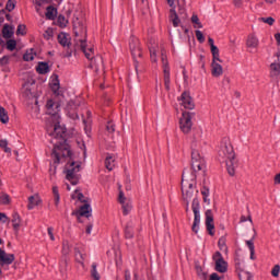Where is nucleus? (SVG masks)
Wrapping results in <instances>:
<instances>
[{
	"instance_id": "obj_51",
	"label": "nucleus",
	"mask_w": 280,
	"mask_h": 280,
	"mask_svg": "<svg viewBox=\"0 0 280 280\" xmlns=\"http://www.w3.org/2000/svg\"><path fill=\"white\" fill-rule=\"evenodd\" d=\"M106 130L109 132V135H113V132H115V122L108 121L106 125Z\"/></svg>"
},
{
	"instance_id": "obj_3",
	"label": "nucleus",
	"mask_w": 280,
	"mask_h": 280,
	"mask_svg": "<svg viewBox=\"0 0 280 280\" xmlns=\"http://www.w3.org/2000/svg\"><path fill=\"white\" fill-rule=\"evenodd\" d=\"M74 36L77 45L81 47L85 58L90 60L91 69L100 71L102 57H95V49L93 48V45L86 44V27L84 25L78 27V24H74Z\"/></svg>"
},
{
	"instance_id": "obj_24",
	"label": "nucleus",
	"mask_w": 280,
	"mask_h": 280,
	"mask_svg": "<svg viewBox=\"0 0 280 280\" xmlns=\"http://www.w3.org/2000/svg\"><path fill=\"white\" fill-rule=\"evenodd\" d=\"M36 71L40 75H45V73H49V71H50L49 63H47V62H39L37 65V67H36Z\"/></svg>"
},
{
	"instance_id": "obj_10",
	"label": "nucleus",
	"mask_w": 280,
	"mask_h": 280,
	"mask_svg": "<svg viewBox=\"0 0 280 280\" xmlns=\"http://www.w3.org/2000/svg\"><path fill=\"white\" fill-rule=\"evenodd\" d=\"M179 104L186 110H194L196 108V104L194 103V98L189 95V93L184 92L179 98Z\"/></svg>"
},
{
	"instance_id": "obj_63",
	"label": "nucleus",
	"mask_w": 280,
	"mask_h": 280,
	"mask_svg": "<svg viewBox=\"0 0 280 280\" xmlns=\"http://www.w3.org/2000/svg\"><path fill=\"white\" fill-rule=\"evenodd\" d=\"M68 115H69V117L71 118V119H78L79 118V116H78V114L75 113V112H68Z\"/></svg>"
},
{
	"instance_id": "obj_25",
	"label": "nucleus",
	"mask_w": 280,
	"mask_h": 280,
	"mask_svg": "<svg viewBox=\"0 0 280 280\" xmlns=\"http://www.w3.org/2000/svg\"><path fill=\"white\" fill-rule=\"evenodd\" d=\"M170 19L175 27H178L180 25V19L178 18L176 9H171Z\"/></svg>"
},
{
	"instance_id": "obj_9",
	"label": "nucleus",
	"mask_w": 280,
	"mask_h": 280,
	"mask_svg": "<svg viewBox=\"0 0 280 280\" xmlns=\"http://www.w3.org/2000/svg\"><path fill=\"white\" fill-rule=\"evenodd\" d=\"M162 55V67L164 73V85L166 91H170V66L167 65V56H165V50L161 51Z\"/></svg>"
},
{
	"instance_id": "obj_22",
	"label": "nucleus",
	"mask_w": 280,
	"mask_h": 280,
	"mask_svg": "<svg viewBox=\"0 0 280 280\" xmlns=\"http://www.w3.org/2000/svg\"><path fill=\"white\" fill-rule=\"evenodd\" d=\"M115 155L113 154H108L105 159V167L106 170H108L109 172H113V170H115Z\"/></svg>"
},
{
	"instance_id": "obj_37",
	"label": "nucleus",
	"mask_w": 280,
	"mask_h": 280,
	"mask_svg": "<svg viewBox=\"0 0 280 280\" xmlns=\"http://www.w3.org/2000/svg\"><path fill=\"white\" fill-rule=\"evenodd\" d=\"M59 272H60L62 279H67V261L60 262Z\"/></svg>"
},
{
	"instance_id": "obj_32",
	"label": "nucleus",
	"mask_w": 280,
	"mask_h": 280,
	"mask_svg": "<svg viewBox=\"0 0 280 280\" xmlns=\"http://www.w3.org/2000/svg\"><path fill=\"white\" fill-rule=\"evenodd\" d=\"M0 148L7 153V154H12V149L8 147V140L7 139H1L0 140Z\"/></svg>"
},
{
	"instance_id": "obj_36",
	"label": "nucleus",
	"mask_w": 280,
	"mask_h": 280,
	"mask_svg": "<svg viewBox=\"0 0 280 280\" xmlns=\"http://www.w3.org/2000/svg\"><path fill=\"white\" fill-rule=\"evenodd\" d=\"M35 57H36V54L34 52V49L27 50L23 56L26 62L34 60Z\"/></svg>"
},
{
	"instance_id": "obj_26",
	"label": "nucleus",
	"mask_w": 280,
	"mask_h": 280,
	"mask_svg": "<svg viewBox=\"0 0 280 280\" xmlns=\"http://www.w3.org/2000/svg\"><path fill=\"white\" fill-rule=\"evenodd\" d=\"M132 200L128 197H126V194H124V190H119L118 194V202L119 205H121V207H124V205H128L129 202H131Z\"/></svg>"
},
{
	"instance_id": "obj_59",
	"label": "nucleus",
	"mask_w": 280,
	"mask_h": 280,
	"mask_svg": "<svg viewBox=\"0 0 280 280\" xmlns=\"http://www.w3.org/2000/svg\"><path fill=\"white\" fill-rule=\"evenodd\" d=\"M16 34H21L22 36H24V34H25V25L20 24V25L18 26Z\"/></svg>"
},
{
	"instance_id": "obj_30",
	"label": "nucleus",
	"mask_w": 280,
	"mask_h": 280,
	"mask_svg": "<svg viewBox=\"0 0 280 280\" xmlns=\"http://www.w3.org/2000/svg\"><path fill=\"white\" fill-rule=\"evenodd\" d=\"M52 196H54L55 207H59L60 206V192L58 191V186L52 187Z\"/></svg>"
},
{
	"instance_id": "obj_28",
	"label": "nucleus",
	"mask_w": 280,
	"mask_h": 280,
	"mask_svg": "<svg viewBox=\"0 0 280 280\" xmlns=\"http://www.w3.org/2000/svg\"><path fill=\"white\" fill-rule=\"evenodd\" d=\"M12 226L14 231H19L21 229V217L19 213H14L12 217Z\"/></svg>"
},
{
	"instance_id": "obj_31",
	"label": "nucleus",
	"mask_w": 280,
	"mask_h": 280,
	"mask_svg": "<svg viewBox=\"0 0 280 280\" xmlns=\"http://www.w3.org/2000/svg\"><path fill=\"white\" fill-rule=\"evenodd\" d=\"M72 200H79V202H84V195L80 189H75L71 195Z\"/></svg>"
},
{
	"instance_id": "obj_53",
	"label": "nucleus",
	"mask_w": 280,
	"mask_h": 280,
	"mask_svg": "<svg viewBox=\"0 0 280 280\" xmlns=\"http://www.w3.org/2000/svg\"><path fill=\"white\" fill-rule=\"evenodd\" d=\"M47 233H48V236H49V240L51 241V242H56V236L54 235V228H48L47 229Z\"/></svg>"
},
{
	"instance_id": "obj_13",
	"label": "nucleus",
	"mask_w": 280,
	"mask_h": 280,
	"mask_svg": "<svg viewBox=\"0 0 280 280\" xmlns=\"http://www.w3.org/2000/svg\"><path fill=\"white\" fill-rule=\"evenodd\" d=\"M129 47L133 58H141V46L137 37L130 39Z\"/></svg>"
},
{
	"instance_id": "obj_38",
	"label": "nucleus",
	"mask_w": 280,
	"mask_h": 280,
	"mask_svg": "<svg viewBox=\"0 0 280 280\" xmlns=\"http://www.w3.org/2000/svg\"><path fill=\"white\" fill-rule=\"evenodd\" d=\"M246 245L249 248L250 259H255V243L253 240L246 241Z\"/></svg>"
},
{
	"instance_id": "obj_50",
	"label": "nucleus",
	"mask_w": 280,
	"mask_h": 280,
	"mask_svg": "<svg viewBox=\"0 0 280 280\" xmlns=\"http://www.w3.org/2000/svg\"><path fill=\"white\" fill-rule=\"evenodd\" d=\"M259 21L261 23H267V25H275V20L269 16V18H259Z\"/></svg>"
},
{
	"instance_id": "obj_49",
	"label": "nucleus",
	"mask_w": 280,
	"mask_h": 280,
	"mask_svg": "<svg viewBox=\"0 0 280 280\" xmlns=\"http://www.w3.org/2000/svg\"><path fill=\"white\" fill-rule=\"evenodd\" d=\"M44 38L46 40H50V38H54V30L48 28L44 32Z\"/></svg>"
},
{
	"instance_id": "obj_5",
	"label": "nucleus",
	"mask_w": 280,
	"mask_h": 280,
	"mask_svg": "<svg viewBox=\"0 0 280 280\" xmlns=\"http://www.w3.org/2000/svg\"><path fill=\"white\" fill-rule=\"evenodd\" d=\"M191 119H194L191 113H182V116L179 118V130H182L184 135H189L191 132V128H194V121Z\"/></svg>"
},
{
	"instance_id": "obj_1",
	"label": "nucleus",
	"mask_w": 280,
	"mask_h": 280,
	"mask_svg": "<svg viewBox=\"0 0 280 280\" xmlns=\"http://www.w3.org/2000/svg\"><path fill=\"white\" fill-rule=\"evenodd\" d=\"M47 132L52 137L54 150L51 156L55 163H66L65 174L69 183L75 187L80 183V170L82 163L75 160L71 152V147L67 143V128L59 120H52V125L48 126Z\"/></svg>"
},
{
	"instance_id": "obj_42",
	"label": "nucleus",
	"mask_w": 280,
	"mask_h": 280,
	"mask_svg": "<svg viewBox=\"0 0 280 280\" xmlns=\"http://www.w3.org/2000/svg\"><path fill=\"white\" fill-rule=\"evenodd\" d=\"M91 276L93 277L94 280H100V273L97 272V265L93 264L92 265V270H91Z\"/></svg>"
},
{
	"instance_id": "obj_64",
	"label": "nucleus",
	"mask_w": 280,
	"mask_h": 280,
	"mask_svg": "<svg viewBox=\"0 0 280 280\" xmlns=\"http://www.w3.org/2000/svg\"><path fill=\"white\" fill-rule=\"evenodd\" d=\"M210 280H220V277L218 276V273H212L210 276Z\"/></svg>"
},
{
	"instance_id": "obj_57",
	"label": "nucleus",
	"mask_w": 280,
	"mask_h": 280,
	"mask_svg": "<svg viewBox=\"0 0 280 280\" xmlns=\"http://www.w3.org/2000/svg\"><path fill=\"white\" fill-rule=\"evenodd\" d=\"M8 62H10V57H8V56H4L0 59L1 67H5V65H8Z\"/></svg>"
},
{
	"instance_id": "obj_46",
	"label": "nucleus",
	"mask_w": 280,
	"mask_h": 280,
	"mask_svg": "<svg viewBox=\"0 0 280 280\" xmlns=\"http://www.w3.org/2000/svg\"><path fill=\"white\" fill-rule=\"evenodd\" d=\"M5 8L8 12H12L16 8V0H8Z\"/></svg>"
},
{
	"instance_id": "obj_48",
	"label": "nucleus",
	"mask_w": 280,
	"mask_h": 280,
	"mask_svg": "<svg viewBox=\"0 0 280 280\" xmlns=\"http://www.w3.org/2000/svg\"><path fill=\"white\" fill-rule=\"evenodd\" d=\"M133 236H135V232L132 231V228H126L125 229V237L127 240H132Z\"/></svg>"
},
{
	"instance_id": "obj_21",
	"label": "nucleus",
	"mask_w": 280,
	"mask_h": 280,
	"mask_svg": "<svg viewBox=\"0 0 280 280\" xmlns=\"http://www.w3.org/2000/svg\"><path fill=\"white\" fill-rule=\"evenodd\" d=\"M270 75L271 78H279L280 75V61H275L270 65Z\"/></svg>"
},
{
	"instance_id": "obj_7",
	"label": "nucleus",
	"mask_w": 280,
	"mask_h": 280,
	"mask_svg": "<svg viewBox=\"0 0 280 280\" xmlns=\"http://www.w3.org/2000/svg\"><path fill=\"white\" fill-rule=\"evenodd\" d=\"M47 115H50L51 121H58L60 119V103L49 100L46 104Z\"/></svg>"
},
{
	"instance_id": "obj_45",
	"label": "nucleus",
	"mask_w": 280,
	"mask_h": 280,
	"mask_svg": "<svg viewBox=\"0 0 280 280\" xmlns=\"http://www.w3.org/2000/svg\"><path fill=\"white\" fill-rule=\"evenodd\" d=\"M7 49H9V51H14V49H16V40L9 39L7 42Z\"/></svg>"
},
{
	"instance_id": "obj_55",
	"label": "nucleus",
	"mask_w": 280,
	"mask_h": 280,
	"mask_svg": "<svg viewBox=\"0 0 280 280\" xmlns=\"http://www.w3.org/2000/svg\"><path fill=\"white\" fill-rule=\"evenodd\" d=\"M178 15L182 18V19H187V13L185 11V8L183 7H178Z\"/></svg>"
},
{
	"instance_id": "obj_18",
	"label": "nucleus",
	"mask_w": 280,
	"mask_h": 280,
	"mask_svg": "<svg viewBox=\"0 0 280 280\" xmlns=\"http://www.w3.org/2000/svg\"><path fill=\"white\" fill-rule=\"evenodd\" d=\"M72 215H81L83 218H90L91 217V206L89 203H84L80 207V210L78 212H72Z\"/></svg>"
},
{
	"instance_id": "obj_23",
	"label": "nucleus",
	"mask_w": 280,
	"mask_h": 280,
	"mask_svg": "<svg viewBox=\"0 0 280 280\" xmlns=\"http://www.w3.org/2000/svg\"><path fill=\"white\" fill-rule=\"evenodd\" d=\"M3 38H12L14 36V26L5 24L2 28Z\"/></svg>"
},
{
	"instance_id": "obj_6",
	"label": "nucleus",
	"mask_w": 280,
	"mask_h": 280,
	"mask_svg": "<svg viewBox=\"0 0 280 280\" xmlns=\"http://www.w3.org/2000/svg\"><path fill=\"white\" fill-rule=\"evenodd\" d=\"M191 209L194 213L191 231L195 235H198V231H200V201L198 199L192 200Z\"/></svg>"
},
{
	"instance_id": "obj_34",
	"label": "nucleus",
	"mask_w": 280,
	"mask_h": 280,
	"mask_svg": "<svg viewBox=\"0 0 280 280\" xmlns=\"http://www.w3.org/2000/svg\"><path fill=\"white\" fill-rule=\"evenodd\" d=\"M210 51L212 54V60H221L220 59V49L218 48V46L212 45V47L210 48Z\"/></svg>"
},
{
	"instance_id": "obj_14",
	"label": "nucleus",
	"mask_w": 280,
	"mask_h": 280,
	"mask_svg": "<svg viewBox=\"0 0 280 280\" xmlns=\"http://www.w3.org/2000/svg\"><path fill=\"white\" fill-rule=\"evenodd\" d=\"M206 226L209 235H215V224L213 223V212L211 210L206 211Z\"/></svg>"
},
{
	"instance_id": "obj_12",
	"label": "nucleus",
	"mask_w": 280,
	"mask_h": 280,
	"mask_svg": "<svg viewBox=\"0 0 280 280\" xmlns=\"http://www.w3.org/2000/svg\"><path fill=\"white\" fill-rule=\"evenodd\" d=\"M22 95L26 100H33V97H36V93L34 92V81L26 82L22 86Z\"/></svg>"
},
{
	"instance_id": "obj_33",
	"label": "nucleus",
	"mask_w": 280,
	"mask_h": 280,
	"mask_svg": "<svg viewBox=\"0 0 280 280\" xmlns=\"http://www.w3.org/2000/svg\"><path fill=\"white\" fill-rule=\"evenodd\" d=\"M57 25H59V27H67V25H69V20H67V18H65V15H59L57 18Z\"/></svg>"
},
{
	"instance_id": "obj_58",
	"label": "nucleus",
	"mask_w": 280,
	"mask_h": 280,
	"mask_svg": "<svg viewBox=\"0 0 280 280\" xmlns=\"http://www.w3.org/2000/svg\"><path fill=\"white\" fill-rule=\"evenodd\" d=\"M197 275L200 277V279L207 280V273H205L201 268L197 269Z\"/></svg>"
},
{
	"instance_id": "obj_15",
	"label": "nucleus",
	"mask_w": 280,
	"mask_h": 280,
	"mask_svg": "<svg viewBox=\"0 0 280 280\" xmlns=\"http://www.w3.org/2000/svg\"><path fill=\"white\" fill-rule=\"evenodd\" d=\"M40 205H43V199L40 198V195L34 194L33 196L28 197V203H27L28 211L36 209V207H40Z\"/></svg>"
},
{
	"instance_id": "obj_27",
	"label": "nucleus",
	"mask_w": 280,
	"mask_h": 280,
	"mask_svg": "<svg viewBox=\"0 0 280 280\" xmlns=\"http://www.w3.org/2000/svg\"><path fill=\"white\" fill-rule=\"evenodd\" d=\"M149 51L151 56V61L156 63L158 62L156 52L159 51V45L149 46Z\"/></svg>"
},
{
	"instance_id": "obj_11",
	"label": "nucleus",
	"mask_w": 280,
	"mask_h": 280,
	"mask_svg": "<svg viewBox=\"0 0 280 280\" xmlns=\"http://www.w3.org/2000/svg\"><path fill=\"white\" fill-rule=\"evenodd\" d=\"M246 47L250 54H255V51H257V47H259V38H257V35L249 34L247 36Z\"/></svg>"
},
{
	"instance_id": "obj_39",
	"label": "nucleus",
	"mask_w": 280,
	"mask_h": 280,
	"mask_svg": "<svg viewBox=\"0 0 280 280\" xmlns=\"http://www.w3.org/2000/svg\"><path fill=\"white\" fill-rule=\"evenodd\" d=\"M191 23H194L195 28L202 30V23L200 22V19H198V15L194 14L191 16Z\"/></svg>"
},
{
	"instance_id": "obj_16",
	"label": "nucleus",
	"mask_w": 280,
	"mask_h": 280,
	"mask_svg": "<svg viewBox=\"0 0 280 280\" xmlns=\"http://www.w3.org/2000/svg\"><path fill=\"white\" fill-rule=\"evenodd\" d=\"M0 264L1 266H10L14 264V254H8L0 248Z\"/></svg>"
},
{
	"instance_id": "obj_35",
	"label": "nucleus",
	"mask_w": 280,
	"mask_h": 280,
	"mask_svg": "<svg viewBox=\"0 0 280 280\" xmlns=\"http://www.w3.org/2000/svg\"><path fill=\"white\" fill-rule=\"evenodd\" d=\"M46 19H49V21H54L56 19V9L52 7H48L46 11Z\"/></svg>"
},
{
	"instance_id": "obj_44",
	"label": "nucleus",
	"mask_w": 280,
	"mask_h": 280,
	"mask_svg": "<svg viewBox=\"0 0 280 280\" xmlns=\"http://www.w3.org/2000/svg\"><path fill=\"white\" fill-rule=\"evenodd\" d=\"M0 202L1 205H10V195L2 192L0 195Z\"/></svg>"
},
{
	"instance_id": "obj_8",
	"label": "nucleus",
	"mask_w": 280,
	"mask_h": 280,
	"mask_svg": "<svg viewBox=\"0 0 280 280\" xmlns=\"http://www.w3.org/2000/svg\"><path fill=\"white\" fill-rule=\"evenodd\" d=\"M212 259L215 264L217 272L224 273L229 270V262L224 260V257H222V254L220 252L214 253Z\"/></svg>"
},
{
	"instance_id": "obj_54",
	"label": "nucleus",
	"mask_w": 280,
	"mask_h": 280,
	"mask_svg": "<svg viewBox=\"0 0 280 280\" xmlns=\"http://www.w3.org/2000/svg\"><path fill=\"white\" fill-rule=\"evenodd\" d=\"M279 272H280V266L279 265H275V267L271 270L272 277H279Z\"/></svg>"
},
{
	"instance_id": "obj_40",
	"label": "nucleus",
	"mask_w": 280,
	"mask_h": 280,
	"mask_svg": "<svg viewBox=\"0 0 280 280\" xmlns=\"http://www.w3.org/2000/svg\"><path fill=\"white\" fill-rule=\"evenodd\" d=\"M124 215H128L130 211H132V201H129L128 203H125L121 206Z\"/></svg>"
},
{
	"instance_id": "obj_62",
	"label": "nucleus",
	"mask_w": 280,
	"mask_h": 280,
	"mask_svg": "<svg viewBox=\"0 0 280 280\" xmlns=\"http://www.w3.org/2000/svg\"><path fill=\"white\" fill-rule=\"evenodd\" d=\"M77 257V261H79V264H82L84 261V256L82 255V253H77L75 255Z\"/></svg>"
},
{
	"instance_id": "obj_52",
	"label": "nucleus",
	"mask_w": 280,
	"mask_h": 280,
	"mask_svg": "<svg viewBox=\"0 0 280 280\" xmlns=\"http://www.w3.org/2000/svg\"><path fill=\"white\" fill-rule=\"evenodd\" d=\"M195 34L197 40H199L200 43H205V34H202V31H196Z\"/></svg>"
},
{
	"instance_id": "obj_29",
	"label": "nucleus",
	"mask_w": 280,
	"mask_h": 280,
	"mask_svg": "<svg viewBox=\"0 0 280 280\" xmlns=\"http://www.w3.org/2000/svg\"><path fill=\"white\" fill-rule=\"evenodd\" d=\"M0 121L1 124H8L10 121V116H8V110L0 106Z\"/></svg>"
},
{
	"instance_id": "obj_60",
	"label": "nucleus",
	"mask_w": 280,
	"mask_h": 280,
	"mask_svg": "<svg viewBox=\"0 0 280 280\" xmlns=\"http://www.w3.org/2000/svg\"><path fill=\"white\" fill-rule=\"evenodd\" d=\"M0 222H2V224H5V222H8V215L3 212H0Z\"/></svg>"
},
{
	"instance_id": "obj_56",
	"label": "nucleus",
	"mask_w": 280,
	"mask_h": 280,
	"mask_svg": "<svg viewBox=\"0 0 280 280\" xmlns=\"http://www.w3.org/2000/svg\"><path fill=\"white\" fill-rule=\"evenodd\" d=\"M167 3L171 10H176V4L178 3V0H167Z\"/></svg>"
},
{
	"instance_id": "obj_19",
	"label": "nucleus",
	"mask_w": 280,
	"mask_h": 280,
	"mask_svg": "<svg viewBox=\"0 0 280 280\" xmlns=\"http://www.w3.org/2000/svg\"><path fill=\"white\" fill-rule=\"evenodd\" d=\"M50 89L55 93V95H60V80H58V75L51 77Z\"/></svg>"
},
{
	"instance_id": "obj_17",
	"label": "nucleus",
	"mask_w": 280,
	"mask_h": 280,
	"mask_svg": "<svg viewBox=\"0 0 280 280\" xmlns=\"http://www.w3.org/2000/svg\"><path fill=\"white\" fill-rule=\"evenodd\" d=\"M220 62H222V59L212 60L211 74L213 75V78H220V75H222V73H224V69L222 68V65H220Z\"/></svg>"
},
{
	"instance_id": "obj_41",
	"label": "nucleus",
	"mask_w": 280,
	"mask_h": 280,
	"mask_svg": "<svg viewBox=\"0 0 280 280\" xmlns=\"http://www.w3.org/2000/svg\"><path fill=\"white\" fill-rule=\"evenodd\" d=\"M71 253V244H69V241H63L62 243V254L69 255Z\"/></svg>"
},
{
	"instance_id": "obj_61",
	"label": "nucleus",
	"mask_w": 280,
	"mask_h": 280,
	"mask_svg": "<svg viewBox=\"0 0 280 280\" xmlns=\"http://www.w3.org/2000/svg\"><path fill=\"white\" fill-rule=\"evenodd\" d=\"M49 0H35L34 3L35 5H38V8H40V5H45V3H48Z\"/></svg>"
},
{
	"instance_id": "obj_43",
	"label": "nucleus",
	"mask_w": 280,
	"mask_h": 280,
	"mask_svg": "<svg viewBox=\"0 0 280 280\" xmlns=\"http://www.w3.org/2000/svg\"><path fill=\"white\" fill-rule=\"evenodd\" d=\"M201 195L203 197V201L207 202L208 205L211 202V200L209 199V188L203 187L201 189Z\"/></svg>"
},
{
	"instance_id": "obj_4",
	"label": "nucleus",
	"mask_w": 280,
	"mask_h": 280,
	"mask_svg": "<svg viewBox=\"0 0 280 280\" xmlns=\"http://www.w3.org/2000/svg\"><path fill=\"white\" fill-rule=\"evenodd\" d=\"M218 154L220 161H224L226 164L228 174L235 176V170H237V159L235 158V149L231 143V138H223L219 144Z\"/></svg>"
},
{
	"instance_id": "obj_47",
	"label": "nucleus",
	"mask_w": 280,
	"mask_h": 280,
	"mask_svg": "<svg viewBox=\"0 0 280 280\" xmlns=\"http://www.w3.org/2000/svg\"><path fill=\"white\" fill-rule=\"evenodd\" d=\"M218 244H219L220 250H223L224 253H229V249L226 248V241H224V238H220Z\"/></svg>"
},
{
	"instance_id": "obj_2",
	"label": "nucleus",
	"mask_w": 280,
	"mask_h": 280,
	"mask_svg": "<svg viewBox=\"0 0 280 280\" xmlns=\"http://www.w3.org/2000/svg\"><path fill=\"white\" fill-rule=\"evenodd\" d=\"M191 170L185 171L182 175V195L187 205L194 198V189H196V176H205L207 172V160L205 153L198 149H192L191 152Z\"/></svg>"
},
{
	"instance_id": "obj_20",
	"label": "nucleus",
	"mask_w": 280,
	"mask_h": 280,
	"mask_svg": "<svg viewBox=\"0 0 280 280\" xmlns=\"http://www.w3.org/2000/svg\"><path fill=\"white\" fill-rule=\"evenodd\" d=\"M58 43L62 45V47H69V45H71V38L67 33H60L58 35Z\"/></svg>"
}]
</instances>
